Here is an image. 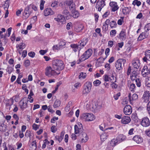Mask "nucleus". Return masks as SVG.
<instances>
[{
	"instance_id": "79ce46f5",
	"label": "nucleus",
	"mask_w": 150,
	"mask_h": 150,
	"mask_svg": "<svg viewBox=\"0 0 150 150\" xmlns=\"http://www.w3.org/2000/svg\"><path fill=\"white\" fill-rule=\"evenodd\" d=\"M5 126H6L5 125L4 123H0V131H3L5 130L6 127Z\"/></svg>"
},
{
	"instance_id": "5fc2aeb1",
	"label": "nucleus",
	"mask_w": 150,
	"mask_h": 150,
	"mask_svg": "<svg viewBox=\"0 0 150 150\" xmlns=\"http://www.w3.org/2000/svg\"><path fill=\"white\" fill-rule=\"evenodd\" d=\"M13 68L11 67H8L7 69V71L8 74H10L13 71Z\"/></svg>"
},
{
	"instance_id": "bf43d9fd",
	"label": "nucleus",
	"mask_w": 150,
	"mask_h": 150,
	"mask_svg": "<svg viewBox=\"0 0 150 150\" xmlns=\"http://www.w3.org/2000/svg\"><path fill=\"white\" fill-rule=\"evenodd\" d=\"M110 78L112 81H110L111 83L113 82H115L116 81V77L114 76L113 75H112L111 76H110Z\"/></svg>"
},
{
	"instance_id": "393cba45",
	"label": "nucleus",
	"mask_w": 150,
	"mask_h": 150,
	"mask_svg": "<svg viewBox=\"0 0 150 150\" xmlns=\"http://www.w3.org/2000/svg\"><path fill=\"white\" fill-rule=\"evenodd\" d=\"M70 47L73 49V51L75 52L77 51L79 52L81 50V47L77 44H71L70 45Z\"/></svg>"
},
{
	"instance_id": "f257e3e1",
	"label": "nucleus",
	"mask_w": 150,
	"mask_h": 150,
	"mask_svg": "<svg viewBox=\"0 0 150 150\" xmlns=\"http://www.w3.org/2000/svg\"><path fill=\"white\" fill-rule=\"evenodd\" d=\"M52 68L55 70L57 71H61L64 67L63 62L61 60L56 59L52 62Z\"/></svg>"
},
{
	"instance_id": "13d9d810",
	"label": "nucleus",
	"mask_w": 150,
	"mask_h": 150,
	"mask_svg": "<svg viewBox=\"0 0 150 150\" xmlns=\"http://www.w3.org/2000/svg\"><path fill=\"white\" fill-rule=\"evenodd\" d=\"M81 84L80 82H78L75 83L74 85L75 88L77 89L81 86Z\"/></svg>"
},
{
	"instance_id": "f8f14e48",
	"label": "nucleus",
	"mask_w": 150,
	"mask_h": 150,
	"mask_svg": "<svg viewBox=\"0 0 150 150\" xmlns=\"http://www.w3.org/2000/svg\"><path fill=\"white\" fill-rule=\"evenodd\" d=\"M132 64L133 67L136 69H139L140 66V61L138 58L134 59L133 60Z\"/></svg>"
},
{
	"instance_id": "4d7b16f0",
	"label": "nucleus",
	"mask_w": 150,
	"mask_h": 150,
	"mask_svg": "<svg viewBox=\"0 0 150 150\" xmlns=\"http://www.w3.org/2000/svg\"><path fill=\"white\" fill-rule=\"evenodd\" d=\"M121 19H119L117 21V24L119 25H121L122 24V23L123 22L124 17H121Z\"/></svg>"
},
{
	"instance_id": "a211bd4d",
	"label": "nucleus",
	"mask_w": 150,
	"mask_h": 150,
	"mask_svg": "<svg viewBox=\"0 0 150 150\" xmlns=\"http://www.w3.org/2000/svg\"><path fill=\"white\" fill-rule=\"evenodd\" d=\"M148 35L149 34L145 31L142 32L138 37L137 38V40L138 41H140L146 38H147Z\"/></svg>"
},
{
	"instance_id": "bb28decb",
	"label": "nucleus",
	"mask_w": 150,
	"mask_h": 150,
	"mask_svg": "<svg viewBox=\"0 0 150 150\" xmlns=\"http://www.w3.org/2000/svg\"><path fill=\"white\" fill-rule=\"evenodd\" d=\"M133 139L138 144L142 142L143 141L142 137L140 136L136 135L134 136L133 138Z\"/></svg>"
},
{
	"instance_id": "9b49d317",
	"label": "nucleus",
	"mask_w": 150,
	"mask_h": 150,
	"mask_svg": "<svg viewBox=\"0 0 150 150\" xmlns=\"http://www.w3.org/2000/svg\"><path fill=\"white\" fill-rule=\"evenodd\" d=\"M141 125L144 127H147L150 125V121L147 117H144L141 122Z\"/></svg>"
},
{
	"instance_id": "7ed1b4c3",
	"label": "nucleus",
	"mask_w": 150,
	"mask_h": 150,
	"mask_svg": "<svg viewBox=\"0 0 150 150\" xmlns=\"http://www.w3.org/2000/svg\"><path fill=\"white\" fill-rule=\"evenodd\" d=\"M93 50L91 49H89L85 51L81 56L79 59V61L81 62L88 59L92 55Z\"/></svg>"
},
{
	"instance_id": "412c9836",
	"label": "nucleus",
	"mask_w": 150,
	"mask_h": 150,
	"mask_svg": "<svg viewBox=\"0 0 150 150\" xmlns=\"http://www.w3.org/2000/svg\"><path fill=\"white\" fill-rule=\"evenodd\" d=\"M150 73L147 66H144L142 71V74L143 77H146Z\"/></svg>"
},
{
	"instance_id": "4468645a",
	"label": "nucleus",
	"mask_w": 150,
	"mask_h": 150,
	"mask_svg": "<svg viewBox=\"0 0 150 150\" xmlns=\"http://www.w3.org/2000/svg\"><path fill=\"white\" fill-rule=\"evenodd\" d=\"M31 6V5L28 6L25 10L24 15L27 17H28L32 12L33 10L30 8Z\"/></svg>"
},
{
	"instance_id": "680f3d73",
	"label": "nucleus",
	"mask_w": 150,
	"mask_h": 150,
	"mask_svg": "<svg viewBox=\"0 0 150 150\" xmlns=\"http://www.w3.org/2000/svg\"><path fill=\"white\" fill-rule=\"evenodd\" d=\"M58 2L57 1H54L51 4V6L53 7H57Z\"/></svg>"
},
{
	"instance_id": "338daca9",
	"label": "nucleus",
	"mask_w": 150,
	"mask_h": 150,
	"mask_svg": "<svg viewBox=\"0 0 150 150\" xmlns=\"http://www.w3.org/2000/svg\"><path fill=\"white\" fill-rule=\"evenodd\" d=\"M120 96V93H118L116 94L113 97L115 100H117L118 99L119 97Z\"/></svg>"
},
{
	"instance_id": "dca6fc26",
	"label": "nucleus",
	"mask_w": 150,
	"mask_h": 150,
	"mask_svg": "<svg viewBox=\"0 0 150 150\" xmlns=\"http://www.w3.org/2000/svg\"><path fill=\"white\" fill-rule=\"evenodd\" d=\"M110 132V131H105L104 132L100 135V139L102 141L104 142L107 139Z\"/></svg>"
},
{
	"instance_id": "c03bdc74",
	"label": "nucleus",
	"mask_w": 150,
	"mask_h": 150,
	"mask_svg": "<svg viewBox=\"0 0 150 150\" xmlns=\"http://www.w3.org/2000/svg\"><path fill=\"white\" fill-rule=\"evenodd\" d=\"M135 82L137 86L138 87H140L141 85V80L139 78L136 79Z\"/></svg>"
},
{
	"instance_id": "a878e982",
	"label": "nucleus",
	"mask_w": 150,
	"mask_h": 150,
	"mask_svg": "<svg viewBox=\"0 0 150 150\" xmlns=\"http://www.w3.org/2000/svg\"><path fill=\"white\" fill-rule=\"evenodd\" d=\"M87 42V39L86 38H85L82 39L81 42H79L78 45L81 47V49L86 45Z\"/></svg>"
},
{
	"instance_id": "aec40b11",
	"label": "nucleus",
	"mask_w": 150,
	"mask_h": 150,
	"mask_svg": "<svg viewBox=\"0 0 150 150\" xmlns=\"http://www.w3.org/2000/svg\"><path fill=\"white\" fill-rule=\"evenodd\" d=\"M145 57L143 58L144 62H147V60L150 61V50H146L145 52Z\"/></svg>"
},
{
	"instance_id": "4c0bfd02",
	"label": "nucleus",
	"mask_w": 150,
	"mask_h": 150,
	"mask_svg": "<svg viewBox=\"0 0 150 150\" xmlns=\"http://www.w3.org/2000/svg\"><path fill=\"white\" fill-rule=\"evenodd\" d=\"M44 144H42V149H44L46 147L47 144H50V142L47 139H45L43 141Z\"/></svg>"
},
{
	"instance_id": "58836bf2",
	"label": "nucleus",
	"mask_w": 150,
	"mask_h": 150,
	"mask_svg": "<svg viewBox=\"0 0 150 150\" xmlns=\"http://www.w3.org/2000/svg\"><path fill=\"white\" fill-rule=\"evenodd\" d=\"M132 4L135 6L136 5L137 6H139L141 4V2L138 0H134L132 2Z\"/></svg>"
},
{
	"instance_id": "473e14b6",
	"label": "nucleus",
	"mask_w": 150,
	"mask_h": 150,
	"mask_svg": "<svg viewBox=\"0 0 150 150\" xmlns=\"http://www.w3.org/2000/svg\"><path fill=\"white\" fill-rule=\"evenodd\" d=\"M83 26L82 25L80 24L75 27V31L77 32H79L83 30Z\"/></svg>"
},
{
	"instance_id": "39448f33",
	"label": "nucleus",
	"mask_w": 150,
	"mask_h": 150,
	"mask_svg": "<svg viewBox=\"0 0 150 150\" xmlns=\"http://www.w3.org/2000/svg\"><path fill=\"white\" fill-rule=\"evenodd\" d=\"M82 118L86 121H90L94 120L95 117L92 114L84 113L82 114L81 116Z\"/></svg>"
},
{
	"instance_id": "6e6d98bb",
	"label": "nucleus",
	"mask_w": 150,
	"mask_h": 150,
	"mask_svg": "<svg viewBox=\"0 0 150 150\" xmlns=\"http://www.w3.org/2000/svg\"><path fill=\"white\" fill-rule=\"evenodd\" d=\"M31 146L32 147H34L35 149H36L37 148V145L36 144V140L33 141L31 143Z\"/></svg>"
},
{
	"instance_id": "0eeeda50",
	"label": "nucleus",
	"mask_w": 150,
	"mask_h": 150,
	"mask_svg": "<svg viewBox=\"0 0 150 150\" xmlns=\"http://www.w3.org/2000/svg\"><path fill=\"white\" fill-rule=\"evenodd\" d=\"M126 62V60L123 59H119L115 63V67L116 69L118 70H120L122 69V64H123Z\"/></svg>"
},
{
	"instance_id": "e2e57ef3",
	"label": "nucleus",
	"mask_w": 150,
	"mask_h": 150,
	"mask_svg": "<svg viewBox=\"0 0 150 150\" xmlns=\"http://www.w3.org/2000/svg\"><path fill=\"white\" fill-rule=\"evenodd\" d=\"M110 14V12L108 11H106L103 15V18L107 17Z\"/></svg>"
},
{
	"instance_id": "f03ea898",
	"label": "nucleus",
	"mask_w": 150,
	"mask_h": 150,
	"mask_svg": "<svg viewBox=\"0 0 150 150\" xmlns=\"http://www.w3.org/2000/svg\"><path fill=\"white\" fill-rule=\"evenodd\" d=\"M92 85V83L90 82L87 81L85 82L83 86L82 94H87L89 93L91 91Z\"/></svg>"
},
{
	"instance_id": "6ab92c4d",
	"label": "nucleus",
	"mask_w": 150,
	"mask_h": 150,
	"mask_svg": "<svg viewBox=\"0 0 150 150\" xmlns=\"http://www.w3.org/2000/svg\"><path fill=\"white\" fill-rule=\"evenodd\" d=\"M131 121L129 117L128 116H125L122 118L121 122L123 124H127L129 123Z\"/></svg>"
},
{
	"instance_id": "f3484780",
	"label": "nucleus",
	"mask_w": 150,
	"mask_h": 150,
	"mask_svg": "<svg viewBox=\"0 0 150 150\" xmlns=\"http://www.w3.org/2000/svg\"><path fill=\"white\" fill-rule=\"evenodd\" d=\"M122 13L124 15H126L129 14L131 11V8L130 7H125L123 5L121 7Z\"/></svg>"
},
{
	"instance_id": "cd10ccee",
	"label": "nucleus",
	"mask_w": 150,
	"mask_h": 150,
	"mask_svg": "<svg viewBox=\"0 0 150 150\" xmlns=\"http://www.w3.org/2000/svg\"><path fill=\"white\" fill-rule=\"evenodd\" d=\"M70 11L73 14L72 17L74 18H77L79 16V12L76 10V8H74L73 10H71Z\"/></svg>"
},
{
	"instance_id": "de8ad7c7",
	"label": "nucleus",
	"mask_w": 150,
	"mask_h": 150,
	"mask_svg": "<svg viewBox=\"0 0 150 150\" xmlns=\"http://www.w3.org/2000/svg\"><path fill=\"white\" fill-rule=\"evenodd\" d=\"M145 31L146 32H148L150 29V23L147 24L144 28Z\"/></svg>"
},
{
	"instance_id": "ddd939ff",
	"label": "nucleus",
	"mask_w": 150,
	"mask_h": 150,
	"mask_svg": "<svg viewBox=\"0 0 150 150\" xmlns=\"http://www.w3.org/2000/svg\"><path fill=\"white\" fill-rule=\"evenodd\" d=\"M123 111L125 115H129L132 112V109L131 107L129 105H126L124 108Z\"/></svg>"
},
{
	"instance_id": "ea45409f",
	"label": "nucleus",
	"mask_w": 150,
	"mask_h": 150,
	"mask_svg": "<svg viewBox=\"0 0 150 150\" xmlns=\"http://www.w3.org/2000/svg\"><path fill=\"white\" fill-rule=\"evenodd\" d=\"M64 135L61 134L60 136H56L55 138L60 143L63 138Z\"/></svg>"
},
{
	"instance_id": "8fccbe9b",
	"label": "nucleus",
	"mask_w": 150,
	"mask_h": 150,
	"mask_svg": "<svg viewBox=\"0 0 150 150\" xmlns=\"http://www.w3.org/2000/svg\"><path fill=\"white\" fill-rule=\"evenodd\" d=\"M39 127L40 125H38L35 123L33 124L32 126L33 129L35 131L39 129Z\"/></svg>"
},
{
	"instance_id": "c756f323",
	"label": "nucleus",
	"mask_w": 150,
	"mask_h": 150,
	"mask_svg": "<svg viewBox=\"0 0 150 150\" xmlns=\"http://www.w3.org/2000/svg\"><path fill=\"white\" fill-rule=\"evenodd\" d=\"M119 38L122 40H125L126 38L125 32L123 30H122L119 34Z\"/></svg>"
},
{
	"instance_id": "4be33fe9",
	"label": "nucleus",
	"mask_w": 150,
	"mask_h": 150,
	"mask_svg": "<svg viewBox=\"0 0 150 150\" xmlns=\"http://www.w3.org/2000/svg\"><path fill=\"white\" fill-rule=\"evenodd\" d=\"M82 142H86L88 139L87 134L85 132L82 133L80 135Z\"/></svg>"
},
{
	"instance_id": "e433bc0d",
	"label": "nucleus",
	"mask_w": 150,
	"mask_h": 150,
	"mask_svg": "<svg viewBox=\"0 0 150 150\" xmlns=\"http://www.w3.org/2000/svg\"><path fill=\"white\" fill-rule=\"evenodd\" d=\"M103 79L105 82L110 81H112L110 79V76H108V75H105L103 77Z\"/></svg>"
},
{
	"instance_id": "c85d7f7f",
	"label": "nucleus",
	"mask_w": 150,
	"mask_h": 150,
	"mask_svg": "<svg viewBox=\"0 0 150 150\" xmlns=\"http://www.w3.org/2000/svg\"><path fill=\"white\" fill-rule=\"evenodd\" d=\"M119 143L118 139H112L109 143L110 146L112 147L114 146L115 145Z\"/></svg>"
},
{
	"instance_id": "774afa93",
	"label": "nucleus",
	"mask_w": 150,
	"mask_h": 150,
	"mask_svg": "<svg viewBox=\"0 0 150 150\" xmlns=\"http://www.w3.org/2000/svg\"><path fill=\"white\" fill-rule=\"evenodd\" d=\"M147 108L149 114L150 115V100L147 104Z\"/></svg>"
},
{
	"instance_id": "052dcab7",
	"label": "nucleus",
	"mask_w": 150,
	"mask_h": 150,
	"mask_svg": "<svg viewBox=\"0 0 150 150\" xmlns=\"http://www.w3.org/2000/svg\"><path fill=\"white\" fill-rule=\"evenodd\" d=\"M128 98L130 103L132 104V101L134 100L132 99V96L131 97V94L130 93L129 94Z\"/></svg>"
},
{
	"instance_id": "72a5a7b5",
	"label": "nucleus",
	"mask_w": 150,
	"mask_h": 150,
	"mask_svg": "<svg viewBox=\"0 0 150 150\" xmlns=\"http://www.w3.org/2000/svg\"><path fill=\"white\" fill-rule=\"evenodd\" d=\"M110 26L112 28H113L116 27L117 24L115 21H113L110 22Z\"/></svg>"
},
{
	"instance_id": "6e6552de",
	"label": "nucleus",
	"mask_w": 150,
	"mask_h": 150,
	"mask_svg": "<svg viewBox=\"0 0 150 150\" xmlns=\"http://www.w3.org/2000/svg\"><path fill=\"white\" fill-rule=\"evenodd\" d=\"M105 5V0H98L96 4V7L98 11H100Z\"/></svg>"
},
{
	"instance_id": "9d476101",
	"label": "nucleus",
	"mask_w": 150,
	"mask_h": 150,
	"mask_svg": "<svg viewBox=\"0 0 150 150\" xmlns=\"http://www.w3.org/2000/svg\"><path fill=\"white\" fill-rule=\"evenodd\" d=\"M66 5L69 6L70 10H72L76 8V5L73 0H66L65 2Z\"/></svg>"
},
{
	"instance_id": "2f4dec72",
	"label": "nucleus",
	"mask_w": 150,
	"mask_h": 150,
	"mask_svg": "<svg viewBox=\"0 0 150 150\" xmlns=\"http://www.w3.org/2000/svg\"><path fill=\"white\" fill-rule=\"evenodd\" d=\"M145 84L147 87L150 88V77L146 78L145 81Z\"/></svg>"
},
{
	"instance_id": "20e7f679",
	"label": "nucleus",
	"mask_w": 150,
	"mask_h": 150,
	"mask_svg": "<svg viewBox=\"0 0 150 150\" xmlns=\"http://www.w3.org/2000/svg\"><path fill=\"white\" fill-rule=\"evenodd\" d=\"M45 74L46 76L51 77L52 76H56L60 74V73H57L50 67H47L45 69Z\"/></svg>"
},
{
	"instance_id": "2eb2a0df",
	"label": "nucleus",
	"mask_w": 150,
	"mask_h": 150,
	"mask_svg": "<svg viewBox=\"0 0 150 150\" xmlns=\"http://www.w3.org/2000/svg\"><path fill=\"white\" fill-rule=\"evenodd\" d=\"M109 5L111 7V11H112L115 12L117 11L119 8L116 2H111L110 3Z\"/></svg>"
},
{
	"instance_id": "603ef678",
	"label": "nucleus",
	"mask_w": 150,
	"mask_h": 150,
	"mask_svg": "<svg viewBox=\"0 0 150 150\" xmlns=\"http://www.w3.org/2000/svg\"><path fill=\"white\" fill-rule=\"evenodd\" d=\"M24 64L25 67H27L30 65V61L29 60L27 59L24 61Z\"/></svg>"
},
{
	"instance_id": "7c9ffc66",
	"label": "nucleus",
	"mask_w": 150,
	"mask_h": 150,
	"mask_svg": "<svg viewBox=\"0 0 150 150\" xmlns=\"http://www.w3.org/2000/svg\"><path fill=\"white\" fill-rule=\"evenodd\" d=\"M17 48H18L19 49L23 50L25 47V44L23 42H21L16 46Z\"/></svg>"
},
{
	"instance_id": "b1692460",
	"label": "nucleus",
	"mask_w": 150,
	"mask_h": 150,
	"mask_svg": "<svg viewBox=\"0 0 150 150\" xmlns=\"http://www.w3.org/2000/svg\"><path fill=\"white\" fill-rule=\"evenodd\" d=\"M83 129V128L81 124V127H78V126L76 125H75L74 126V132L75 134L80 133H82Z\"/></svg>"
},
{
	"instance_id": "864d4df0",
	"label": "nucleus",
	"mask_w": 150,
	"mask_h": 150,
	"mask_svg": "<svg viewBox=\"0 0 150 150\" xmlns=\"http://www.w3.org/2000/svg\"><path fill=\"white\" fill-rule=\"evenodd\" d=\"M124 45V42H122L120 43H118L117 44V46L119 47V48L118 49V50H120V48H122Z\"/></svg>"
},
{
	"instance_id": "49530a36",
	"label": "nucleus",
	"mask_w": 150,
	"mask_h": 150,
	"mask_svg": "<svg viewBox=\"0 0 150 150\" xmlns=\"http://www.w3.org/2000/svg\"><path fill=\"white\" fill-rule=\"evenodd\" d=\"M135 85L134 83L131 84L130 86L129 89L131 91H133L135 88Z\"/></svg>"
},
{
	"instance_id": "423d86ee",
	"label": "nucleus",
	"mask_w": 150,
	"mask_h": 150,
	"mask_svg": "<svg viewBox=\"0 0 150 150\" xmlns=\"http://www.w3.org/2000/svg\"><path fill=\"white\" fill-rule=\"evenodd\" d=\"M29 100L26 97L23 98L19 102V106L21 109L23 110L28 107L27 104Z\"/></svg>"
},
{
	"instance_id": "a18cd8bd",
	"label": "nucleus",
	"mask_w": 150,
	"mask_h": 150,
	"mask_svg": "<svg viewBox=\"0 0 150 150\" xmlns=\"http://www.w3.org/2000/svg\"><path fill=\"white\" fill-rule=\"evenodd\" d=\"M117 33V32L115 30H111L110 32V35L112 37L115 36Z\"/></svg>"
},
{
	"instance_id": "37998d69",
	"label": "nucleus",
	"mask_w": 150,
	"mask_h": 150,
	"mask_svg": "<svg viewBox=\"0 0 150 150\" xmlns=\"http://www.w3.org/2000/svg\"><path fill=\"white\" fill-rule=\"evenodd\" d=\"M86 73L81 72L79 76V78L80 79H84L86 78Z\"/></svg>"
},
{
	"instance_id": "f704fd0d",
	"label": "nucleus",
	"mask_w": 150,
	"mask_h": 150,
	"mask_svg": "<svg viewBox=\"0 0 150 150\" xmlns=\"http://www.w3.org/2000/svg\"><path fill=\"white\" fill-rule=\"evenodd\" d=\"M12 30V28L10 27L7 30V33H6L4 35V36H5V39H6L7 37H9L11 34V31Z\"/></svg>"
},
{
	"instance_id": "a19ab883",
	"label": "nucleus",
	"mask_w": 150,
	"mask_h": 150,
	"mask_svg": "<svg viewBox=\"0 0 150 150\" xmlns=\"http://www.w3.org/2000/svg\"><path fill=\"white\" fill-rule=\"evenodd\" d=\"M119 143L123 141L125 139V137L122 134H120L118 137Z\"/></svg>"
},
{
	"instance_id": "5701e85b",
	"label": "nucleus",
	"mask_w": 150,
	"mask_h": 150,
	"mask_svg": "<svg viewBox=\"0 0 150 150\" xmlns=\"http://www.w3.org/2000/svg\"><path fill=\"white\" fill-rule=\"evenodd\" d=\"M54 14V12L50 8H47L44 11V15L45 16L51 15Z\"/></svg>"
},
{
	"instance_id": "1a4fd4ad",
	"label": "nucleus",
	"mask_w": 150,
	"mask_h": 150,
	"mask_svg": "<svg viewBox=\"0 0 150 150\" xmlns=\"http://www.w3.org/2000/svg\"><path fill=\"white\" fill-rule=\"evenodd\" d=\"M150 96V93L149 91H145L142 98V101L143 102L147 103L149 100Z\"/></svg>"
},
{
	"instance_id": "3c124183",
	"label": "nucleus",
	"mask_w": 150,
	"mask_h": 150,
	"mask_svg": "<svg viewBox=\"0 0 150 150\" xmlns=\"http://www.w3.org/2000/svg\"><path fill=\"white\" fill-rule=\"evenodd\" d=\"M45 1H44V0H41L40 6V10H43V9L44 8V4L45 3Z\"/></svg>"
},
{
	"instance_id": "c9c22d12",
	"label": "nucleus",
	"mask_w": 150,
	"mask_h": 150,
	"mask_svg": "<svg viewBox=\"0 0 150 150\" xmlns=\"http://www.w3.org/2000/svg\"><path fill=\"white\" fill-rule=\"evenodd\" d=\"M61 104L60 101L58 100H57L54 102L53 107L54 108H56L59 107Z\"/></svg>"
},
{
	"instance_id": "0e129e2a",
	"label": "nucleus",
	"mask_w": 150,
	"mask_h": 150,
	"mask_svg": "<svg viewBox=\"0 0 150 150\" xmlns=\"http://www.w3.org/2000/svg\"><path fill=\"white\" fill-rule=\"evenodd\" d=\"M57 130V129L55 126H52L51 128V130L53 133L55 132Z\"/></svg>"
},
{
	"instance_id": "09e8293b",
	"label": "nucleus",
	"mask_w": 150,
	"mask_h": 150,
	"mask_svg": "<svg viewBox=\"0 0 150 150\" xmlns=\"http://www.w3.org/2000/svg\"><path fill=\"white\" fill-rule=\"evenodd\" d=\"M93 83L95 86H98L101 83V81L98 80H97L94 81Z\"/></svg>"
},
{
	"instance_id": "69168bd1",
	"label": "nucleus",
	"mask_w": 150,
	"mask_h": 150,
	"mask_svg": "<svg viewBox=\"0 0 150 150\" xmlns=\"http://www.w3.org/2000/svg\"><path fill=\"white\" fill-rule=\"evenodd\" d=\"M115 82L112 83V84H111V87L113 88H116L118 86L117 84L115 83Z\"/></svg>"
}]
</instances>
